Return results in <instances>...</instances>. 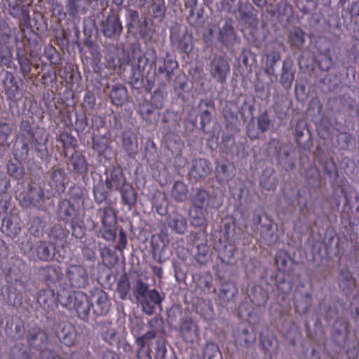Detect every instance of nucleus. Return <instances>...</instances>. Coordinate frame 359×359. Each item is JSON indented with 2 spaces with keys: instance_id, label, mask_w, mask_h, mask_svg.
I'll use <instances>...</instances> for the list:
<instances>
[{
  "instance_id": "f257e3e1",
  "label": "nucleus",
  "mask_w": 359,
  "mask_h": 359,
  "mask_svg": "<svg viewBox=\"0 0 359 359\" xmlns=\"http://www.w3.org/2000/svg\"><path fill=\"white\" fill-rule=\"evenodd\" d=\"M277 271L266 268L262 273L268 281L276 283L278 294L271 303V316H280L290 306V293L294 287L295 262L285 250H278L275 257Z\"/></svg>"
},
{
  "instance_id": "f03ea898",
  "label": "nucleus",
  "mask_w": 359,
  "mask_h": 359,
  "mask_svg": "<svg viewBox=\"0 0 359 359\" xmlns=\"http://www.w3.org/2000/svg\"><path fill=\"white\" fill-rule=\"evenodd\" d=\"M273 292H276L274 294V297H276L278 292L276 289V283L268 281V280L265 278V275L262 273L259 284L252 286L248 294L250 302L254 306L250 311H248L247 319L250 324L255 325L260 322L262 315L264 313L266 302L269 297V293ZM274 299L275 298L271 301L269 310L270 309L271 303L273 302ZM290 309L291 306H290V308L283 312L280 316H271L269 311V316L274 320H282L285 315L290 311Z\"/></svg>"
},
{
  "instance_id": "7ed1b4c3",
  "label": "nucleus",
  "mask_w": 359,
  "mask_h": 359,
  "mask_svg": "<svg viewBox=\"0 0 359 359\" xmlns=\"http://www.w3.org/2000/svg\"><path fill=\"white\" fill-rule=\"evenodd\" d=\"M310 193L307 188L303 187L297 191L292 189L290 193H283V201L291 208L296 205L299 208V213L294 222V230L304 235L312 229V219L308 203Z\"/></svg>"
},
{
  "instance_id": "20e7f679",
  "label": "nucleus",
  "mask_w": 359,
  "mask_h": 359,
  "mask_svg": "<svg viewBox=\"0 0 359 359\" xmlns=\"http://www.w3.org/2000/svg\"><path fill=\"white\" fill-rule=\"evenodd\" d=\"M350 330L346 321L338 318L332 326L330 339L337 351H344L349 359H355L359 355V343L350 337Z\"/></svg>"
},
{
  "instance_id": "39448f33",
  "label": "nucleus",
  "mask_w": 359,
  "mask_h": 359,
  "mask_svg": "<svg viewBox=\"0 0 359 359\" xmlns=\"http://www.w3.org/2000/svg\"><path fill=\"white\" fill-rule=\"evenodd\" d=\"M26 340L29 347L17 344L12 348V359H30L31 348L42 351L48 344V337L41 327L34 325L28 330Z\"/></svg>"
},
{
  "instance_id": "423d86ee",
  "label": "nucleus",
  "mask_w": 359,
  "mask_h": 359,
  "mask_svg": "<svg viewBox=\"0 0 359 359\" xmlns=\"http://www.w3.org/2000/svg\"><path fill=\"white\" fill-rule=\"evenodd\" d=\"M215 112V104L212 100H201L197 107H193L187 116V121L193 126H197V117L200 116V129L204 133L212 137L215 136L217 128L215 126H211L212 114Z\"/></svg>"
},
{
  "instance_id": "0eeeda50",
  "label": "nucleus",
  "mask_w": 359,
  "mask_h": 359,
  "mask_svg": "<svg viewBox=\"0 0 359 359\" xmlns=\"http://www.w3.org/2000/svg\"><path fill=\"white\" fill-rule=\"evenodd\" d=\"M252 222L254 228L259 231L260 237L266 245L272 246L277 243L278 227L263 207L258 206L253 211Z\"/></svg>"
},
{
  "instance_id": "6e6552de",
  "label": "nucleus",
  "mask_w": 359,
  "mask_h": 359,
  "mask_svg": "<svg viewBox=\"0 0 359 359\" xmlns=\"http://www.w3.org/2000/svg\"><path fill=\"white\" fill-rule=\"evenodd\" d=\"M58 215L61 220L65 223H70L72 234L76 238H81L85 236L86 226L82 217H80L78 210L68 199H62L58 204Z\"/></svg>"
},
{
  "instance_id": "1a4fd4ad",
  "label": "nucleus",
  "mask_w": 359,
  "mask_h": 359,
  "mask_svg": "<svg viewBox=\"0 0 359 359\" xmlns=\"http://www.w3.org/2000/svg\"><path fill=\"white\" fill-rule=\"evenodd\" d=\"M344 182H348L346 179L330 183L332 189V198L339 212H344L346 210H352L354 208V200L356 201L359 200L358 195L346 189Z\"/></svg>"
},
{
  "instance_id": "9d476101",
  "label": "nucleus",
  "mask_w": 359,
  "mask_h": 359,
  "mask_svg": "<svg viewBox=\"0 0 359 359\" xmlns=\"http://www.w3.org/2000/svg\"><path fill=\"white\" fill-rule=\"evenodd\" d=\"M292 301L296 313L302 316L309 311L314 302L313 285L311 280L299 282L295 285Z\"/></svg>"
},
{
  "instance_id": "9b49d317",
  "label": "nucleus",
  "mask_w": 359,
  "mask_h": 359,
  "mask_svg": "<svg viewBox=\"0 0 359 359\" xmlns=\"http://www.w3.org/2000/svg\"><path fill=\"white\" fill-rule=\"evenodd\" d=\"M226 12L231 13L238 23L245 28L255 25L256 14L249 2L241 0H226Z\"/></svg>"
},
{
  "instance_id": "f8f14e48",
  "label": "nucleus",
  "mask_w": 359,
  "mask_h": 359,
  "mask_svg": "<svg viewBox=\"0 0 359 359\" xmlns=\"http://www.w3.org/2000/svg\"><path fill=\"white\" fill-rule=\"evenodd\" d=\"M97 217L102 223L100 233L107 241H114L116 237V215L110 205L100 208L97 210Z\"/></svg>"
},
{
  "instance_id": "ddd939ff",
  "label": "nucleus",
  "mask_w": 359,
  "mask_h": 359,
  "mask_svg": "<svg viewBox=\"0 0 359 359\" xmlns=\"http://www.w3.org/2000/svg\"><path fill=\"white\" fill-rule=\"evenodd\" d=\"M294 140L299 148V158L301 163H304L311 156V147L312 146L311 134L306 124L302 126L297 123L295 126Z\"/></svg>"
},
{
  "instance_id": "4468645a",
  "label": "nucleus",
  "mask_w": 359,
  "mask_h": 359,
  "mask_svg": "<svg viewBox=\"0 0 359 359\" xmlns=\"http://www.w3.org/2000/svg\"><path fill=\"white\" fill-rule=\"evenodd\" d=\"M156 61V51L152 49L142 53L140 48H135L131 51L130 62L132 69L144 73L149 69V71L155 67Z\"/></svg>"
},
{
  "instance_id": "2eb2a0df",
  "label": "nucleus",
  "mask_w": 359,
  "mask_h": 359,
  "mask_svg": "<svg viewBox=\"0 0 359 359\" xmlns=\"http://www.w3.org/2000/svg\"><path fill=\"white\" fill-rule=\"evenodd\" d=\"M166 96L167 93L165 91V88H158L154 91L150 100L145 99L140 103L138 111L145 121L150 118L154 110L163 107Z\"/></svg>"
},
{
  "instance_id": "dca6fc26",
  "label": "nucleus",
  "mask_w": 359,
  "mask_h": 359,
  "mask_svg": "<svg viewBox=\"0 0 359 359\" xmlns=\"http://www.w3.org/2000/svg\"><path fill=\"white\" fill-rule=\"evenodd\" d=\"M68 177L64 168L53 167L46 181L47 191L53 196H60L65 192Z\"/></svg>"
},
{
  "instance_id": "f3484780",
  "label": "nucleus",
  "mask_w": 359,
  "mask_h": 359,
  "mask_svg": "<svg viewBox=\"0 0 359 359\" xmlns=\"http://www.w3.org/2000/svg\"><path fill=\"white\" fill-rule=\"evenodd\" d=\"M259 346L263 352L265 359H273L276 355L279 349V341L269 327L262 328L259 337Z\"/></svg>"
},
{
  "instance_id": "a211bd4d",
  "label": "nucleus",
  "mask_w": 359,
  "mask_h": 359,
  "mask_svg": "<svg viewBox=\"0 0 359 359\" xmlns=\"http://www.w3.org/2000/svg\"><path fill=\"white\" fill-rule=\"evenodd\" d=\"M271 122L266 110H264L257 117L252 116L246 126V133L248 137L252 140L259 139L269 129Z\"/></svg>"
},
{
  "instance_id": "6ab92c4d",
  "label": "nucleus",
  "mask_w": 359,
  "mask_h": 359,
  "mask_svg": "<svg viewBox=\"0 0 359 359\" xmlns=\"http://www.w3.org/2000/svg\"><path fill=\"white\" fill-rule=\"evenodd\" d=\"M103 35L108 39L118 41L123 27L118 13L111 11L100 25Z\"/></svg>"
},
{
  "instance_id": "aec40b11",
  "label": "nucleus",
  "mask_w": 359,
  "mask_h": 359,
  "mask_svg": "<svg viewBox=\"0 0 359 359\" xmlns=\"http://www.w3.org/2000/svg\"><path fill=\"white\" fill-rule=\"evenodd\" d=\"M65 276L72 287L84 288L89 283L88 273L81 264H69L65 271Z\"/></svg>"
},
{
  "instance_id": "412c9836",
  "label": "nucleus",
  "mask_w": 359,
  "mask_h": 359,
  "mask_svg": "<svg viewBox=\"0 0 359 359\" xmlns=\"http://www.w3.org/2000/svg\"><path fill=\"white\" fill-rule=\"evenodd\" d=\"M20 198H22L20 200L22 206L32 205L41 210H45L46 208L44 191L39 186H30L26 195L20 194Z\"/></svg>"
},
{
  "instance_id": "4be33fe9",
  "label": "nucleus",
  "mask_w": 359,
  "mask_h": 359,
  "mask_svg": "<svg viewBox=\"0 0 359 359\" xmlns=\"http://www.w3.org/2000/svg\"><path fill=\"white\" fill-rule=\"evenodd\" d=\"M139 332L138 330L135 327L131 329V333L135 337V344L139 347L137 353V359H151V340L155 338L156 332L154 330H149L142 336H137Z\"/></svg>"
},
{
  "instance_id": "5701e85b",
  "label": "nucleus",
  "mask_w": 359,
  "mask_h": 359,
  "mask_svg": "<svg viewBox=\"0 0 359 359\" xmlns=\"http://www.w3.org/2000/svg\"><path fill=\"white\" fill-rule=\"evenodd\" d=\"M91 307L97 316L107 314L111 306L107 293L101 288H93L90 291Z\"/></svg>"
},
{
  "instance_id": "b1692460",
  "label": "nucleus",
  "mask_w": 359,
  "mask_h": 359,
  "mask_svg": "<svg viewBox=\"0 0 359 359\" xmlns=\"http://www.w3.org/2000/svg\"><path fill=\"white\" fill-rule=\"evenodd\" d=\"M279 332L287 346L294 348L298 343L302 342V334L299 327L292 320H283Z\"/></svg>"
},
{
  "instance_id": "393cba45",
  "label": "nucleus",
  "mask_w": 359,
  "mask_h": 359,
  "mask_svg": "<svg viewBox=\"0 0 359 359\" xmlns=\"http://www.w3.org/2000/svg\"><path fill=\"white\" fill-rule=\"evenodd\" d=\"M2 84L7 98L12 102H17L21 98V90L15 75L9 71L4 70L1 73Z\"/></svg>"
},
{
  "instance_id": "a878e982",
  "label": "nucleus",
  "mask_w": 359,
  "mask_h": 359,
  "mask_svg": "<svg viewBox=\"0 0 359 359\" xmlns=\"http://www.w3.org/2000/svg\"><path fill=\"white\" fill-rule=\"evenodd\" d=\"M14 37L16 47V57L28 55L27 46H32V41L36 45H38L39 43V37L35 32L30 33L29 37L27 38L25 30L21 28L15 32Z\"/></svg>"
},
{
  "instance_id": "bb28decb",
  "label": "nucleus",
  "mask_w": 359,
  "mask_h": 359,
  "mask_svg": "<svg viewBox=\"0 0 359 359\" xmlns=\"http://www.w3.org/2000/svg\"><path fill=\"white\" fill-rule=\"evenodd\" d=\"M297 72L296 65L290 56L286 57L282 64L279 82L285 90L292 88Z\"/></svg>"
},
{
  "instance_id": "cd10ccee",
  "label": "nucleus",
  "mask_w": 359,
  "mask_h": 359,
  "mask_svg": "<svg viewBox=\"0 0 359 359\" xmlns=\"http://www.w3.org/2000/svg\"><path fill=\"white\" fill-rule=\"evenodd\" d=\"M170 40L172 46L180 52L188 55L193 49V35L187 31L180 34L178 32L171 30Z\"/></svg>"
},
{
  "instance_id": "c85d7f7f",
  "label": "nucleus",
  "mask_w": 359,
  "mask_h": 359,
  "mask_svg": "<svg viewBox=\"0 0 359 359\" xmlns=\"http://www.w3.org/2000/svg\"><path fill=\"white\" fill-rule=\"evenodd\" d=\"M238 63V72L241 74L250 73L257 65V55L248 48H243L238 57H236Z\"/></svg>"
},
{
  "instance_id": "c756f323",
  "label": "nucleus",
  "mask_w": 359,
  "mask_h": 359,
  "mask_svg": "<svg viewBox=\"0 0 359 359\" xmlns=\"http://www.w3.org/2000/svg\"><path fill=\"white\" fill-rule=\"evenodd\" d=\"M55 332L59 340L64 345L71 347L76 340V333L74 327L67 320H62L55 325Z\"/></svg>"
},
{
  "instance_id": "7c9ffc66",
  "label": "nucleus",
  "mask_w": 359,
  "mask_h": 359,
  "mask_svg": "<svg viewBox=\"0 0 359 359\" xmlns=\"http://www.w3.org/2000/svg\"><path fill=\"white\" fill-rule=\"evenodd\" d=\"M233 336L237 346L249 348L256 341V332L251 326H241L233 331Z\"/></svg>"
},
{
  "instance_id": "2f4dec72",
  "label": "nucleus",
  "mask_w": 359,
  "mask_h": 359,
  "mask_svg": "<svg viewBox=\"0 0 359 359\" xmlns=\"http://www.w3.org/2000/svg\"><path fill=\"white\" fill-rule=\"evenodd\" d=\"M338 285L341 293L346 297H350L356 286V279L348 268L342 269L338 275Z\"/></svg>"
},
{
  "instance_id": "473e14b6",
  "label": "nucleus",
  "mask_w": 359,
  "mask_h": 359,
  "mask_svg": "<svg viewBox=\"0 0 359 359\" xmlns=\"http://www.w3.org/2000/svg\"><path fill=\"white\" fill-rule=\"evenodd\" d=\"M69 165L72 167L74 174L84 180L89 170L90 165L82 151L75 150L69 158Z\"/></svg>"
},
{
  "instance_id": "72a5a7b5",
  "label": "nucleus",
  "mask_w": 359,
  "mask_h": 359,
  "mask_svg": "<svg viewBox=\"0 0 359 359\" xmlns=\"http://www.w3.org/2000/svg\"><path fill=\"white\" fill-rule=\"evenodd\" d=\"M73 304L78 317L83 320H87L92 308L91 301L87 294L82 291H76L74 293Z\"/></svg>"
},
{
  "instance_id": "f704fd0d",
  "label": "nucleus",
  "mask_w": 359,
  "mask_h": 359,
  "mask_svg": "<svg viewBox=\"0 0 359 359\" xmlns=\"http://www.w3.org/2000/svg\"><path fill=\"white\" fill-rule=\"evenodd\" d=\"M281 60V52L279 49H272L266 52L262 57V67L264 73L269 76L277 78L276 68Z\"/></svg>"
},
{
  "instance_id": "c9c22d12",
  "label": "nucleus",
  "mask_w": 359,
  "mask_h": 359,
  "mask_svg": "<svg viewBox=\"0 0 359 359\" xmlns=\"http://www.w3.org/2000/svg\"><path fill=\"white\" fill-rule=\"evenodd\" d=\"M1 230L9 237H14L20 231V218L12 209L2 219Z\"/></svg>"
},
{
  "instance_id": "e433bc0d",
  "label": "nucleus",
  "mask_w": 359,
  "mask_h": 359,
  "mask_svg": "<svg viewBox=\"0 0 359 359\" xmlns=\"http://www.w3.org/2000/svg\"><path fill=\"white\" fill-rule=\"evenodd\" d=\"M37 302L48 315L54 313L58 307L55 291L52 289L40 290L37 296Z\"/></svg>"
},
{
  "instance_id": "4c0bfd02",
  "label": "nucleus",
  "mask_w": 359,
  "mask_h": 359,
  "mask_svg": "<svg viewBox=\"0 0 359 359\" xmlns=\"http://www.w3.org/2000/svg\"><path fill=\"white\" fill-rule=\"evenodd\" d=\"M300 163L302 168L305 169V182L313 189H320L321 187V177L319 170L313 165L311 161V156L309 161L304 159V163Z\"/></svg>"
},
{
  "instance_id": "58836bf2",
  "label": "nucleus",
  "mask_w": 359,
  "mask_h": 359,
  "mask_svg": "<svg viewBox=\"0 0 359 359\" xmlns=\"http://www.w3.org/2000/svg\"><path fill=\"white\" fill-rule=\"evenodd\" d=\"M313 341L301 343L300 348L297 351V355L299 359H320L321 344Z\"/></svg>"
},
{
  "instance_id": "ea45409f",
  "label": "nucleus",
  "mask_w": 359,
  "mask_h": 359,
  "mask_svg": "<svg viewBox=\"0 0 359 359\" xmlns=\"http://www.w3.org/2000/svg\"><path fill=\"white\" fill-rule=\"evenodd\" d=\"M166 223L172 232L176 234L184 235L187 232V219L177 211H172L168 215Z\"/></svg>"
},
{
  "instance_id": "a19ab883",
  "label": "nucleus",
  "mask_w": 359,
  "mask_h": 359,
  "mask_svg": "<svg viewBox=\"0 0 359 359\" xmlns=\"http://www.w3.org/2000/svg\"><path fill=\"white\" fill-rule=\"evenodd\" d=\"M193 242L197 245L196 260L201 264L205 263L210 256V249L207 244L205 231H199L196 233L193 236Z\"/></svg>"
},
{
  "instance_id": "79ce46f5",
  "label": "nucleus",
  "mask_w": 359,
  "mask_h": 359,
  "mask_svg": "<svg viewBox=\"0 0 359 359\" xmlns=\"http://www.w3.org/2000/svg\"><path fill=\"white\" fill-rule=\"evenodd\" d=\"M198 0H185L184 4L187 8H189V13L187 16V22L190 26L199 29L204 25V19L203 16V10L201 8H197Z\"/></svg>"
},
{
  "instance_id": "37998d69",
  "label": "nucleus",
  "mask_w": 359,
  "mask_h": 359,
  "mask_svg": "<svg viewBox=\"0 0 359 359\" xmlns=\"http://www.w3.org/2000/svg\"><path fill=\"white\" fill-rule=\"evenodd\" d=\"M318 162L322 166L325 177L327 179L330 183L339 180V173L337 165L332 157H329L326 155H321L318 158Z\"/></svg>"
},
{
  "instance_id": "c03bdc74",
  "label": "nucleus",
  "mask_w": 359,
  "mask_h": 359,
  "mask_svg": "<svg viewBox=\"0 0 359 359\" xmlns=\"http://www.w3.org/2000/svg\"><path fill=\"white\" fill-rule=\"evenodd\" d=\"M232 22L231 18H226V54L228 52L230 55L235 54L241 45L240 38L237 36Z\"/></svg>"
},
{
  "instance_id": "a18cd8bd",
  "label": "nucleus",
  "mask_w": 359,
  "mask_h": 359,
  "mask_svg": "<svg viewBox=\"0 0 359 359\" xmlns=\"http://www.w3.org/2000/svg\"><path fill=\"white\" fill-rule=\"evenodd\" d=\"M11 36V31L8 29L7 32L2 34L0 39V65L8 68L11 67L13 64V54L8 45Z\"/></svg>"
},
{
  "instance_id": "49530a36",
  "label": "nucleus",
  "mask_w": 359,
  "mask_h": 359,
  "mask_svg": "<svg viewBox=\"0 0 359 359\" xmlns=\"http://www.w3.org/2000/svg\"><path fill=\"white\" fill-rule=\"evenodd\" d=\"M48 141V136L45 130H41L36 133V136L30 140V144L34 149L39 158L41 160L46 159L48 156V149L47 143Z\"/></svg>"
},
{
  "instance_id": "de8ad7c7",
  "label": "nucleus",
  "mask_w": 359,
  "mask_h": 359,
  "mask_svg": "<svg viewBox=\"0 0 359 359\" xmlns=\"http://www.w3.org/2000/svg\"><path fill=\"white\" fill-rule=\"evenodd\" d=\"M276 13L278 21L283 25L293 23L294 20L293 8L287 0H280L277 4Z\"/></svg>"
},
{
  "instance_id": "09e8293b",
  "label": "nucleus",
  "mask_w": 359,
  "mask_h": 359,
  "mask_svg": "<svg viewBox=\"0 0 359 359\" xmlns=\"http://www.w3.org/2000/svg\"><path fill=\"white\" fill-rule=\"evenodd\" d=\"M56 245L52 241H39L36 243L34 252L38 259L43 262L52 260L55 256Z\"/></svg>"
},
{
  "instance_id": "8fccbe9b",
  "label": "nucleus",
  "mask_w": 359,
  "mask_h": 359,
  "mask_svg": "<svg viewBox=\"0 0 359 359\" xmlns=\"http://www.w3.org/2000/svg\"><path fill=\"white\" fill-rule=\"evenodd\" d=\"M180 334L187 343H193L198 337V327L191 319H185L180 327Z\"/></svg>"
},
{
  "instance_id": "3c124183",
  "label": "nucleus",
  "mask_w": 359,
  "mask_h": 359,
  "mask_svg": "<svg viewBox=\"0 0 359 359\" xmlns=\"http://www.w3.org/2000/svg\"><path fill=\"white\" fill-rule=\"evenodd\" d=\"M98 334L102 337L103 340L110 344H114L116 341V330L112 321L109 320H102L97 325Z\"/></svg>"
},
{
  "instance_id": "603ef678",
  "label": "nucleus",
  "mask_w": 359,
  "mask_h": 359,
  "mask_svg": "<svg viewBox=\"0 0 359 359\" xmlns=\"http://www.w3.org/2000/svg\"><path fill=\"white\" fill-rule=\"evenodd\" d=\"M211 170L210 164L205 159H195L192 161L189 174L196 180L206 177Z\"/></svg>"
},
{
  "instance_id": "864d4df0",
  "label": "nucleus",
  "mask_w": 359,
  "mask_h": 359,
  "mask_svg": "<svg viewBox=\"0 0 359 359\" xmlns=\"http://www.w3.org/2000/svg\"><path fill=\"white\" fill-rule=\"evenodd\" d=\"M145 299L141 302V305L144 313L151 316L154 314L156 305H161L163 299L159 292L156 289L148 291Z\"/></svg>"
},
{
  "instance_id": "5fc2aeb1",
  "label": "nucleus",
  "mask_w": 359,
  "mask_h": 359,
  "mask_svg": "<svg viewBox=\"0 0 359 359\" xmlns=\"http://www.w3.org/2000/svg\"><path fill=\"white\" fill-rule=\"evenodd\" d=\"M105 182L107 189H109L110 190H118L128 182L126 181V178L122 168L118 166L114 168L110 171L109 174L107 175Z\"/></svg>"
},
{
  "instance_id": "6e6d98bb",
  "label": "nucleus",
  "mask_w": 359,
  "mask_h": 359,
  "mask_svg": "<svg viewBox=\"0 0 359 359\" xmlns=\"http://www.w3.org/2000/svg\"><path fill=\"white\" fill-rule=\"evenodd\" d=\"M295 4L302 14L309 15L316 10L318 4L324 8H330L331 0H295Z\"/></svg>"
},
{
  "instance_id": "4d7b16f0",
  "label": "nucleus",
  "mask_w": 359,
  "mask_h": 359,
  "mask_svg": "<svg viewBox=\"0 0 359 359\" xmlns=\"http://www.w3.org/2000/svg\"><path fill=\"white\" fill-rule=\"evenodd\" d=\"M278 185V177L274 169L266 167L259 177V186L266 191H273Z\"/></svg>"
},
{
  "instance_id": "13d9d810",
  "label": "nucleus",
  "mask_w": 359,
  "mask_h": 359,
  "mask_svg": "<svg viewBox=\"0 0 359 359\" xmlns=\"http://www.w3.org/2000/svg\"><path fill=\"white\" fill-rule=\"evenodd\" d=\"M2 295L4 301L10 306L18 309L22 304L23 297L22 293L14 286H6V288L2 290Z\"/></svg>"
},
{
  "instance_id": "bf43d9fd",
  "label": "nucleus",
  "mask_w": 359,
  "mask_h": 359,
  "mask_svg": "<svg viewBox=\"0 0 359 359\" xmlns=\"http://www.w3.org/2000/svg\"><path fill=\"white\" fill-rule=\"evenodd\" d=\"M297 154L295 150L286 147L276 161L280 164L285 170L290 171L295 166Z\"/></svg>"
},
{
  "instance_id": "052dcab7",
  "label": "nucleus",
  "mask_w": 359,
  "mask_h": 359,
  "mask_svg": "<svg viewBox=\"0 0 359 359\" xmlns=\"http://www.w3.org/2000/svg\"><path fill=\"white\" fill-rule=\"evenodd\" d=\"M109 97L114 105L122 106L128 100V90L123 85L115 84L111 88Z\"/></svg>"
},
{
  "instance_id": "680f3d73",
  "label": "nucleus",
  "mask_w": 359,
  "mask_h": 359,
  "mask_svg": "<svg viewBox=\"0 0 359 359\" xmlns=\"http://www.w3.org/2000/svg\"><path fill=\"white\" fill-rule=\"evenodd\" d=\"M341 17L345 21L353 22L359 29V1H353L341 10Z\"/></svg>"
},
{
  "instance_id": "e2e57ef3",
  "label": "nucleus",
  "mask_w": 359,
  "mask_h": 359,
  "mask_svg": "<svg viewBox=\"0 0 359 359\" xmlns=\"http://www.w3.org/2000/svg\"><path fill=\"white\" fill-rule=\"evenodd\" d=\"M16 60L19 65V72L22 79L26 81L32 80L36 76L32 73V62L27 55H22L21 57H16Z\"/></svg>"
},
{
  "instance_id": "0e129e2a",
  "label": "nucleus",
  "mask_w": 359,
  "mask_h": 359,
  "mask_svg": "<svg viewBox=\"0 0 359 359\" xmlns=\"http://www.w3.org/2000/svg\"><path fill=\"white\" fill-rule=\"evenodd\" d=\"M210 74L213 78L220 82L224 81V58L223 56H215L210 65Z\"/></svg>"
},
{
  "instance_id": "69168bd1",
  "label": "nucleus",
  "mask_w": 359,
  "mask_h": 359,
  "mask_svg": "<svg viewBox=\"0 0 359 359\" xmlns=\"http://www.w3.org/2000/svg\"><path fill=\"white\" fill-rule=\"evenodd\" d=\"M178 67V62L175 59L170 57L169 54H167L166 57L163 60V65L159 66L157 69H155L156 72L155 74L164 75L165 79L168 80L173 75V72Z\"/></svg>"
},
{
  "instance_id": "338daca9",
  "label": "nucleus",
  "mask_w": 359,
  "mask_h": 359,
  "mask_svg": "<svg viewBox=\"0 0 359 359\" xmlns=\"http://www.w3.org/2000/svg\"><path fill=\"white\" fill-rule=\"evenodd\" d=\"M123 205L133 206L137 201V194L130 182L123 184L119 189Z\"/></svg>"
},
{
  "instance_id": "774afa93",
  "label": "nucleus",
  "mask_w": 359,
  "mask_h": 359,
  "mask_svg": "<svg viewBox=\"0 0 359 359\" xmlns=\"http://www.w3.org/2000/svg\"><path fill=\"white\" fill-rule=\"evenodd\" d=\"M57 141L62 144V152L65 157H67L69 150L73 149L75 150L78 146L76 139L67 132H62L57 137Z\"/></svg>"
}]
</instances>
